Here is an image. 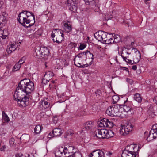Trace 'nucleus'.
Instances as JSON below:
<instances>
[{
    "mask_svg": "<svg viewBox=\"0 0 157 157\" xmlns=\"http://www.w3.org/2000/svg\"><path fill=\"white\" fill-rule=\"evenodd\" d=\"M95 93L98 95H100L101 93L100 89H97V90L95 91Z\"/></svg>",
    "mask_w": 157,
    "mask_h": 157,
    "instance_id": "8fccbe9b",
    "label": "nucleus"
},
{
    "mask_svg": "<svg viewBox=\"0 0 157 157\" xmlns=\"http://www.w3.org/2000/svg\"><path fill=\"white\" fill-rule=\"evenodd\" d=\"M71 157H82L81 154L80 152H75V153L71 155Z\"/></svg>",
    "mask_w": 157,
    "mask_h": 157,
    "instance_id": "58836bf2",
    "label": "nucleus"
},
{
    "mask_svg": "<svg viewBox=\"0 0 157 157\" xmlns=\"http://www.w3.org/2000/svg\"><path fill=\"white\" fill-rule=\"evenodd\" d=\"M3 33L2 34V38L3 39H5L8 36L9 33L7 29H4L2 31Z\"/></svg>",
    "mask_w": 157,
    "mask_h": 157,
    "instance_id": "f704fd0d",
    "label": "nucleus"
},
{
    "mask_svg": "<svg viewBox=\"0 0 157 157\" xmlns=\"http://www.w3.org/2000/svg\"><path fill=\"white\" fill-rule=\"evenodd\" d=\"M15 140L13 138H11L9 140L10 144L11 146L13 147L14 145Z\"/></svg>",
    "mask_w": 157,
    "mask_h": 157,
    "instance_id": "79ce46f5",
    "label": "nucleus"
},
{
    "mask_svg": "<svg viewBox=\"0 0 157 157\" xmlns=\"http://www.w3.org/2000/svg\"><path fill=\"white\" fill-rule=\"evenodd\" d=\"M123 67V68H124V69H123L124 70H125L126 71H128V72H129V70L128 68H127L125 67Z\"/></svg>",
    "mask_w": 157,
    "mask_h": 157,
    "instance_id": "0e129e2a",
    "label": "nucleus"
},
{
    "mask_svg": "<svg viewBox=\"0 0 157 157\" xmlns=\"http://www.w3.org/2000/svg\"><path fill=\"white\" fill-rule=\"evenodd\" d=\"M141 58V54L140 52H138L133 57V62L135 64L138 63Z\"/></svg>",
    "mask_w": 157,
    "mask_h": 157,
    "instance_id": "aec40b11",
    "label": "nucleus"
},
{
    "mask_svg": "<svg viewBox=\"0 0 157 157\" xmlns=\"http://www.w3.org/2000/svg\"><path fill=\"white\" fill-rule=\"evenodd\" d=\"M93 125V123L91 121H88L83 124L82 129L83 132L85 131L90 130Z\"/></svg>",
    "mask_w": 157,
    "mask_h": 157,
    "instance_id": "2eb2a0df",
    "label": "nucleus"
},
{
    "mask_svg": "<svg viewBox=\"0 0 157 157\" xmlns=\"http://www.w3.org/2000/svg\"><path fill=\"white\" fill-rule=\"evenodd\" d=\"M155 133H154V132L153 130L151 129L149 132V134L147 138V140L148 141H150L156 138L157 136L156 135Z\"/></svg>",
    "mask_w": 157,
    "mask_h": 157,
    "instance_id": "a211bd4d",
    "label": "nucleus"
},
{
    "mask_svg": "<svg viewBox=\"0 0 157 157\" xmlns=\"http://www.w3.org/2000/svg\"><path fill=\"white\" fill-rule=\"evenodd\" d=\"M108 120H109L106 118H103L101 120V122L99 124V126L101 127H106Z\"/></svg>",
    "mask_w": 157,
    "mask_h": 157,
    "instance_id": "c85d7f7f",
    "label": "nucleus"
},
{
    "mask_svg": "<svg viewBox=\"0 0 157 157\" xmlns=\"http://www.w3.org/2000/svg\"><path fill=\"white\" fill-rule=\"evenodd\" d=\"M132 52H134L135 53V54L138 53V52H140L137 49L135 48H133L132 49Z\"/></svg>",
    "mask_w": 157,
    "mask_h": 157,
    "instance_id": "3c124183",
    "label": "nucleus"
},
{
    "mask_svg": "<svg viewBox=\"0 0 157 157\" xmlns=\"http://www.w3.org/2000/svg\"><path fill=\"white\" fill-rule=\"evenodd\" d=\"M64 29L66 32L69 33L72 30V27L71 25L67 23L64 24Z\"/></svg>",
    "mask_w": 157,
    "mask_h": 157,
    "instance_id": "393cba45",
    "label": "nucleus"
},
{
    "mask_svg": "<svg viewBox=\"0 0 157 157\" xmlns=\"http://www.w3.org/2000/svg\"><path fill=\"white\" fill-rule=\"evenodd\" d=\"M35 52L37 58L40 59H46L50 54L49 49L46 47H38Z\"/></svg>",
    "mask_w": 157,
    "mask_h": 157,
    "instance_id": "20e7f679",
    "label": "nucleus"
},
{
    "mask_svg": "<svg viewBox=\"0 0 157 157\" xmlns=\"http://www.w3.org/2000/svg\"><path fill=\"white\" fill-rule=\"evenodd\" d=\"M116 38L115 37H114V39L113 40V38H110L109 39H108V40H109L110 42L111 43H109V44H111L112 43H113L114 41L115 42H119L121 41V39L120 37L118 35H117L115 36Z\"/></svg>",
    "mask_w": 157,
    "mask_h": 157,
    "instance_id": "a878e982",
    "label": "nucleus"
},
{
    "mask_svg": "<svg viewBox=\"0 0 157 157\" xmlns=\"http://www.w3.org/2000/svg\"><path fill=\"white\" fill-rule=\"evenodd\" d=\"M63 154L65 155L67 153H70L69 151L68 147H63Z\"/></svg>",
    "mask_w": 157,
    "mask_h": 157,
    "instance_id": "37998d69",
    "label": "nucleus"
},
{
    "mask_svg": "<svg viewBox=\"0 0 157 157\" xmlns=\"http://www.w3.org/2000/svg\"><path fill=\"white\" fill-rule=\"evenodd\" d=\"M26 157H34V155L32 154H28L26 156Z\"/></svg>",
    "mask_w": 157,
    "mask_h": 157,
    "instance_id": "bf43d9fd",
    "label": "nucleus"
},
{
    "mask_svg": "<svg viewBox=\"0 0 157 157\" xmlns=\"http://www.w3.org/2000/svg\"><path fill=\"white\" fill-rule=\"evenodd\" d=\"M126 81L127 82H129L130 84H132L133 83V81L130 78H127L126 79Z\"/></svg>",
    "mask_w": 157,
    "mask_h": 157,
    "instance_id": "864d4df0",
    "label": "nucleus"
},
{
    "mask_svg": "<svg viewBox=\"0 0 157 157\" xmlns=\"http://www.w3.org/2000/svg\"><path fill=\"white\" fill-rule=\"evenodd\" d=\"M89 156L90 157H104L105 154L101 150L97 149L93 151Z\"/></svg>",
    "mask_w": 157,
    "mask_h": 157,
    "instance_id": "f8f14e48",
    "label": "nucleus"
},
{
    "mask_svg": "<svg viewBox=\"0 0 157 157\" xmlns=\"http://www.w3.org/2000/svg\"><path fill=\"white\" fill-rule=\"evenodd\" d=\"M133 128V125L131 123H128L124 125H122L120 130V133L122 135H126L132 131Z\"/></svg>",
    "mask_w": 157,
    "mask_h": 157,
    "instance_id": "423d86ee",
    "label": "nucleus"
},
{
    "mask_svg": "<svg viewBox=\"0 0 157 157\" xmlns=\"http://www.w3.org/2000/svg\"><path fill=\"white\" fill-rule=\"evenodd\" d=\"M21 66L19 64V63H16L13 68L12 71L15 72L18 70L21 67Z\"/></svg>",
    "mask_w": 157,
    "mask_h": 157,
    "instance_id": "72a5a7b5",
    "label": "nucleus"
},
{
    "mask_svg": "<svg viewBox=\"0 0 157 157\" xmlns=\"http://www.w3.org/2000/svg\"><path fill=\"white\" fill-rule=\"evenodd\" d=\"M9 70H7L4 73V74L7 75V74H8L9 73Z\"/></svg>",
    "mask_w": 157,
    "mask_h": 157,
    "instance_id": "69168bd1",
    "label": "nucleus"
},
{
    "mask_svg": "<svg viewBox=\"0 0 157 157\" xmlns=\"http://www.w3.org/2000/svg\"><path fill=\"white\" fill-rule=\"evenodd\" d=\"M63 40V39H62L60 41H59V40H57V38H56V39H55L54 38H53L52 40L54 42H56L58 44H59L61 43Z\"/></svg>",
    "mask_w": 157,
    "mask_h": 157,
    "instance_id": "09e8293b",
    "label": "nucleus"
},
{
    "mask_svg": "<svg viewBox=\"0 0 157 157\" xmlns=\"http://www.w3.org/2000/svg\"><path fill=\"white\" fill-rule=\"evenodd\" d=\"M134 98L135 100L138 103H140L142 101V98L140 95L138 93H136L134 96Z\"/></svg>",
    "mask_w": 157,
    "mask_h": 157,
    "instance_id": "bb28decb",
    "label": "nucleus"
},
{
    "mask_svg": "<svg viewBox=\"0 0 157 157\" xmlns=\"http://www.w3.org/2000/svg\"><path fill=\"white\" fill-rule=\"evenodd\" d=\"M18 43H17L16 42L13 43L10 45V47L9 48H7V51L8 54H10L12 52L14 51L18 47Z\"/></svg>",
    "mask_w": 157,
    "mask_h": 157,
    "instance_id": "dca6fc26",
    "label": "nucleus"
},
{
    "mask_svg": "<svg viewBox=\"0 0 157 157\" xmlns=\"http://www.w3.org/2000/svg\"><path fill=\"white\" fill-rule=\"evenodd\" d=\"M71 132L70 133V135H72L73 134V133L72 132L73 131L71 130H70V132Z\"/></svg>",
    "mask_w": 157,
    "mask_h": 157,
    "instance_id": "338daca9",
    "label": "nucleus"
},
{
    "mask_svg": "<svg viewBox=\"0 0 157 157\" xmlns=\"http://www.w3.org/2000/svg\"><path fill=\"white\" fill-rule=\"evenodd\" d=\"M151 129L154 131V133H155V135L157 136V127L156 126V125H153Z\"/></svg>",
    "mask_w": 157,
    "mask_h": 157,
    "instance_id": "a18cd8bd",
    "label": "nucleus"
},
{
    "mask_svg": "<svg viewBox=\"0 0 157 157\" xmlns=\"http://www.w3.org/2000/svg\"><path fill=\"white\" fill-rule=\"evenodd\" d=\"M42 127L40 125H37L34 128L35 133L36 134H40L42 129Z\"/></svg>",
    "mask_w": 157,
    "mask_h": 157,
    "instance_id": "cd10ccee",
    "label": "nucleus"
},
{
    "mask_svg": "<svg viewBox=\"0 0 157 157\" xmlns=\"http://www.w3.org/2000/svg\"><path fill=\"white\" fill-rule=\"evenodd\" d=\"M34 86V83L32 81L25 78L20 81L17 88H32Z\"/></svg>",
    "mask_w": 157,
    "mask_h": 157,
    "instance_id": "39448f33",
    "label": "nucleus"
},
{
    "mask_svg": "<svg viewBox=\"0 0 157 157\" xmlns=\"http://www.w3.org/2000/svg\"><path fill=\"white\" fill-rule=\"evenodd\" d=\"M68 147L70 153H75V152H76L77 150L76 148L74 146H69Z\"/></svg>",
    "mask_w": 157,
    "mask_h": 157,
    "instance_id": "c9c22d12",
    "label": "nucleus"
},
{
    "mask_svg": "<svg viewBox=\"0 0 157 157\" xmlns=\"http://www.w3.org/2000/svg\"><path fill=\"white\" fill-rule=\"evenodd\" d=\"M54 75V74L52 72L48 71L46 72L44 76V78L42 80L41 86H43L44 84L46 85L45 82H48Z\"/></svg>",
    "mask_w": 157,
    "mask_h": 157,
    "instance_id": "1a4fd4ad",
    "label": "nucleus"
},
{
    "mask_svg": "<svg viewBox=\"0 0 157 157\" xmlns=\"http://www.w3.org/2000/svg\"><path fill=\"white\" fill-rule=\"evenodd\" d=\"M124 111L126 112H131V111L132 110V109L130 107L126 105H123V107Z\"/></svg>",
    "mask_w": 157,
    "mask_h": 157,
    "instance_id": "473e14b6",
    "label": "nucleus"
},
{
    "mask_svg": "<svg viewBox=\"0 0 157 157\" xmlns=\"http://www.w3.org/2000/svg\"><path fill=\"white\" fill-rule=\"evenodd\" d=\"M101 38L102 39L101 41L102 43L106 44H109V43H111V42L109 41V40H108L107 37L106 33L104 31H102Z\"/></svg>",
    "mask_w": 157,
    "mask_h": 157,
    "instance_id": "6ab92c4d",
    "label": "nucleus"
},
{
    "mask_svg": "<svg viewBox=\"0 0 157 157\" xmlns=\"http://www.w3.org/2000/svg\"><path fill=\"white\" fill-rule=\"evenodd\" d=\"M57 118L56 117H54L53 119L54 122V123L56 124L57 123Z\"/></svg>",
    "mask_w": 157,
    "mask_h": 157,
    "instance_id": "052dcab7",
    "label": "nucleus"
},
{
    "mask_svg": "<svg viewBox=\"0 0 157 157\" xmlns=\"http://www.w3.org/2000/svg\"><path fill=\"white\" fill-rule=\"evenodd\" d=\"M128 148V147H127L123 151L121 155L122 157H136L138 153L134 151H130L129 150L126 149Z\"/></svg>",
    "mask_w": 157,
    "mask_h": 157,
    "instance_id": "6e6552de",
    "label": "nucleus"
},
{
    "mask_svg": "<svg viewBox=\"0 0 157 157\" xmlns=\"http://www.w3.org/2000/svg\"><path fill=\"white\" fill-rule=\"evenodd\" d=\"M49 100L47 98H44L41 101V104L39 106L40 108L42 110L46 111L49 110L51 107L50 106Z\"/></svg>",
    "mask_w": 157,
    "mask_h": 157,
    "instance_id": "0eeeda50",
    "label": "nucleus"
},
{
    "mask_svg": "<svg viewBox=\"0 0 157 157\" xmlns=\"http://www.w3.org/2000/svg\"><path fill=\"white\" fill-rule=\"evenodd\" d=\"M14 94V98L17 101L19 107H25L28 104L29 98L27 95L30 92L26 91V89H16Z\"/></svg>",
    "mask_w": 157,
    "mask_h": 157,
    "instance_id": "f257e3e1",
    "label": "nucleus"
},
{
    "mask_svg": "<svg viewBox=\"0 0 157 157\" xmlns=\"http://www.w3.org/2000/svg\"><path fill=\"white\" fill-rule=\"evenodd\" d=\"M102 31L100 30L96 32L94 34L95 37L99 41L101 42Z\"/></svg>",
    "mask_w": 157,
    "mask_h": 157,
    "instance_id": "412c9836",
    "label": "nucleus"
},
{
    "mask_svg": "<svg viewBox=\"0 0 157 157\" xmlns=\"http://www.w3.org/2000/svg\"><path fill=\"white\" fill-rule=\"evenodd\" d=\"M2 114L3 119L6 122H8L10 121V119L7 114L4 111H2Z\"/></svg>",
    "mask_w": 157,
    "mask_h": 157,
    "instance_id": "7c9ffc66",
    "label": "nucleus"
},
{
    "mask_svg": "<svg viewBox=\"0 0 157 157\" xmlns=\"http://www.w3.org/2000/svg\"><path fill=\"white\" fill-rule=\"evenodd\" d=\"M149 1V0H145L144 1L145 3L146 4H147V3H148V2H147V1Z\"/></svg>",
    "mask_w": 157,
    "mask_h": 157,
    "instance_id": "774afa93",
    "label": "nucleus"
},
{
    "mask_svg": "<svg viewBox=\"0 0 157 157\" xmlns=\"http://www.w3.org/2000/svg\"><path fill=\"white\" fill-rule=\"evenodd\" d=\"M86 5H90L91 8H94L95 6V0H84Z\"/></svg>",
    "mask_w": 157,
    "mask_h": 157,
    "instance_id": "5701e85b",
    "label": "nucleus"
},
{
    "mask_svg": "<svg viewBox=\"0 0 157 157\" xmlns=\"http://www.w3.org/2000/svg\"><path fill=\"white\" fill-rule=\"evenodd\" d=\"M69 9L73 12H75L77 10L78 7L76 1L74 0H68Z\"/></svg>",
    "mask_w": 157,
    "mask_h": 157,
    "instance_id": "9b49d317",
    "label": "nucleus"
},
{
    "mask_svg": "<svg viewBox=\"0 0 157 157\" xmlns=\"http://www.w3.org/2000/svg\"><path fill=\"white\" fill-rule=\"evenodd\" d=\"M28 11L22 10V11L18 14L17 20L19 23L21 24L23 21L25 19V17H26V15H27Z\"/></svg>",
    "mask_w": 157,
    "mask_h": 157,
    "instance_id": "ddd939ff",
    "label": "nucleus"
},
{
    "mask_svg": "<svg viewBox=\"0 0 157 157\" xmlns=\"http://www.w3.org/2000/svg\"><path fill=\"white\" fill-rule=\"evenodd\" d=\"M55 157H61L63 154V147L56 149L54 152Z\"/></svg>",
    "mask_w": 157,
    "mask_h": 157,
    "instance_id": "f3484780",
    "label": "nucleus"
},
{
    "mask_svg": "<svg viewBox=\"0 0 157 157\" xmlns=\"http://www.w3.org/2000/svg\"><path fill=\"white\" fill-rule=\"evenodd\" d=\"M107 123L106 127L112 128L114 125L112 121H109V120Z\"/></svg>",
    "mask_w": 157,
    "mask_h": 157,
    "instance_id": "ea45409f",
    "label": "nucleus"
},
{
    "mask_svg": "<svg viewBox=\"0 0 157 157\" xmlns=\"http://www.w3.org/2000/svg\"><path fill=\"white\" fill-rule=\"evenodd\" d=\"M23 156V154L21 153L17 154L15 155V157H22Z\"/></svg>",
    "mask_w": 157,
    "mask_h": 157,
    "instance_id": "5fc2aeb1",
    "label": "nucleus"
},
{
    "mask_svg": "<svg viewBox=\"0 0 157 157\" xmlns=\"http://www.w3.org/2000/svg\"><path fill=\"white\" fill-rule=\"evenodd\" d=\"M25 58L23 57L22 58L18 61V63L20 64L21 66V64H23L25 62Z\"/></svg>",
    "mask_w": 157,
    "mask_h": 157,
    "instance_id": "49530a36",
    "label": "nucleus"
},
{
    "mask_svg": "<svg viewBox=\"0 0 157 157\" xmlns=\"http://www.w3.org/2000/svg\"><path fill=\"white\" fill-rule=\"evenodd\" d=\"M105 16V18L106 20H108L111 19L113 17L110 13L107 14Z\"/></svg>",
    "mask_w": 157,
    "mask_h": 157,
    "instance_id": "a19ab883",
    "label": "nucleus"
},
{
    "mask_svg": "<svg viewBox=\"0 0 157 157\" xmlns=\"http://www.w3.org/2000/svg\"><path fill=\"white\" fill-rule=\"evenodd\" d=\"M60 31V30L57 29H54L53 30V31L52 32L51 34V37L52 38H54L56 36L55 34L56 33Z\"/></svg>",
    "mask_w": 157,
    "mask_h": 157,
    "instance_id": "e433bc0d",
    "label": "nucleus"
},
{
    "mask_svg": "<svg viewBox=\"0 0 157 157\" xmlns=\"http://www.w3.org/2000/svg\"><path fill=\"white\" fill-rule=\"evenodd\" d=\"M113 100V103L114 104L116 103L119 100L120 98L117 95H114L112 97Z\"/></svg>",
    "mask_w": 157,
    "mask_h": 157,
    "instance_id": "4c0bfd02",
    "label": "nucleus"
},
{
    "mask_svg": "<svg viewBox=\"0 0 157 157\" xmlns=\"http://www.w3.org/2000/svg\"><path fill=\"white\" fill-rule=\"evenodd\" d=\"M86 47V44H80V45L78 48V50H82L84 49Z\"/></svg>",
    "mask_w": 157,
    "mask_h": 157,
    "instance_id": "de8ad7c7",
    "label": "nucleus"
},
{
    "mask_svg": "<svg viewBox=\"0 0 157 157\" xmlns=\"http://www.w3.org/2000/svg\"><path fill=\"white\" fill-rule=\"evenodd\" d=\"M78 67L80 68H84L85 67H86L87 66V64H83V65H81L80 66H78V65H75Z\"/></svg>",
    "mask_w": 157,
    "mask_h": 157,
    "instance_id": "603ef678",
    "label": "nucleus"
},
{
    "mask_svg": "<svg viewBox=\"0 0 157 157\" xmlns=\"http://www.w3.org/2000/svg\"><path fill=\"white\" fill-rule=\"evenodd\" d=\"M6 148V146L5 145L3 146L0 148V150L2 151H4Z\"/></svg>",
    "mask_w": 157,
    "mask_h": 157,
    "instance_id": "4d7b16f0",
    "label": "nucleus"
},
{
    "mask_svg": "<svg viewBox=\"0 0 157 157\" xmlns=\"http://www.w3.org/2000/svg\"><path fill=\"white\" fill-rule=\"evenodd\" d=\"M6 18H5L3 14L2 15H0V28H2L3 26L5 25L4 22Z\"/></svg>",
    "mask_w": 157,
    "mask_h": 157,
    "instance_id": "c756f323",
    "label": "nucleus"
},
{
    "mask_svg": "<svg viewBox=\"0 0 157 157\" xmlns=\"http://www.w3.org/2000/svg\"><path fill=\"white\" fill-rule=\"evenodd\" d=\"M77 57L79 58V59H81V61L86 60L87 59L86 56V51L84 52L79 53L75 57L74 59V61L75 65H76L75 64V60L76 58Z\"/></svg>",
    "mask_w": 157,
    "mask_h": 157,
    "instance_id": "4468645a",
    "label": "nucleus"
},
{
    "mask_svg": "<svg viewBox=\"0 0 157 157\" xmlns=\"http://www.w3.org/2000/svg\"><path fill=\"white\" fill-rule=\"evenodd\" d=\"M94 55L93 54L91 53L88 50L86 51V56H88L89 58L91 59L93 61L94 58V56H95V53H94Z\"/></svg>",
    "mask_w": 157,
    "mask_h": 157,
    "instance_id": "2f4dec72",
    "label": "nucleus"
},
{
    "mask_svg": "<svg viewBox=\"0 0 157 157\" xmlns=\"http://www.w3.org/2000/svg\"><path fill=\"white\" fill-rule=\"evenodd\" d=\"M137 67L136 65H134L132 67V69L134 70H136L137 69Z\"/></svg>",
    "mask_w": 157,
    "mask_h": 157,
    "instance_id": "680f3d73",
    "label": "nucleus"
},
{
    "mask_svg": "<svg viewBox=\"0 0 157 157\" xmlns=\"http://www.w3.org/2000/svg\"><path fill=\"white\" fill-rule=\"evenodd\" d=\"M126 61H127V62H126L128 63L129 64H133L134 63L133 62V63H132V61L131 60H130V59H127V60Z\"/></svg>",
    "mask_w": 157,
    "mask_h": 157,
    "instance_id": "6e6d98bb",
    "label": "nucleus"
},
{
    "mask_svg": "<svg viewBox=\"0 0 157 157\" xmlns=\"http://www.w3.org/2000/svg\"><path fill=\"white\" fill-rule=\"evenodd\" d=\"M95 135L98 138H109L114 136L113 132L111 130L98 129L95 131Z\"/></svg>",
    "mask_w": 157,
    "mask_h": 157,
    "instance_id": "f03ea898",
    "label": "nucleus"
},
{
    "mask_svg": "<svg viewBox=\"0 0 157 157\" xmlns=\"http://www.w3.org/2000/svg\"><path fill=\"white\" fill-rule=\"evenodd\" d=\"M112 154V153L110 152H108L107 154V155L109 156H110Z\"/></svg>",
    "mask_w": 157,
    "mask_h": 157,
    "instance_id": "e2e57ef3",
    "label": "nucleus"
},
{
    "mask_svg": "<svg viewBox=\"0 0 157 157\" xmlns=\"http://www.w3.org/2000/svg\"><path fill=\"white\" fill-rule=\"evenodd\" d=\"M82 61H81V59H79V58L78 57V58H76V59L75 60V64L76 65H78V66H80L81 65V62Z\"/></svg>",
    "mask_w": 157,
    "mask_h": 157,
    "instance_id": "c03bdc74",
    "label": "nucleus"
},
{
    "mask_svg": "<svg viewBox=\"0 0 157 157\" xmlns=\"http://www.w3.org/2000/svg\"><path fill=\"white\" fill-rule=\"evenodd\" d=\"M123 105L116 104L111 106L113 108V110L114 113H117L119 112V109L123 107Z\"/></svg>",
    "mask_w": 157,
    "mask_h": 157,
    "instance_id": "4be33fe9",
    "label": "nucleus"
},
{
    "mask_svg": "<svg viewBox=\"0 0 157 157\" xmlns=\"http://www.w3.org/2000/svg\"><path fill=\"white\" fill-rule=\"evenodd\" d=\"M121 56L123 60H124L125 62H127V58L126 57H124L122 56V54L121 55Z\"/></svg>",
    "mask_w": 157,
    "mask_h": 157,
    "instance_id": "13d9d810",
    "label": "nucleus"
},
{
    "mask_svg": "<svg viewBox=\"0 0 157 157\" xmlns=\"http://www.w3.org/2000/svg\"><path fill=\"white\" fill-rule=\"evenodd\" d=\"M62 130L61 129L56 128L54 129L52 132H50L48 135V138L51 139L53 137L56 136H59L62 133Z\"/></svg>",
    "mask_w": 157,
    "mask_h": 157,
    "instance_id": "9d476101",
    "label": "nucleus"
},
{
    "mask_svg": "<svg viewBox=\"0 0 157 157\" xmlns=\"http://www.w3.org/2000/svg\"><path fill=\"white\" fill-rule=\"evenodd\" d=\"M114 113L113 110V108L111 106L109 107L106 111V114L111 117L114 116Z\"/></svg>",
    "mask_w": 157,
    "mask_h": 157,
    "instance_id": "b1692460",
    "label": "nucleus"
},
{
    "mask_svg": "<svg viewBox=\"0 0 157 157\" xmlns=\"http://www.w3.org/2000/svg\"><path fill=\"white\" fill-rule=\"evenodd\" d=\"M25 19L21 25L25 27H30L33 26L35 22L34 15L32 12L29 11H28Z\"/></svg>",
    "mask_w": 157,
    "mask_h": 157,
    "instance_id": "7ed1b4c3",
    "label": "nucleus"
}]
</instances>
